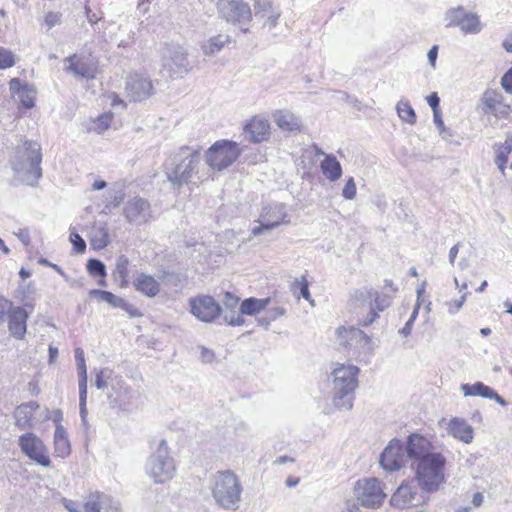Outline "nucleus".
I'll return each mask as SVG.
<instances>
[{
  "mask_svg": "<svg viewBox=\"0 0 512 512\" xmlns=\"http://www.w3.org/2000/svg\"><path fill=\"white\" fill-rule=\"evenodd\" d=\"M202 154L200 149L183 146L170 163L166 164L165 174L174 187L184 184L204 182L212 177L209 170L201 165Z\"/></svg>",
  "mask_w": 512,
  "mask_h": 512,
  "instance_id": "obj_1",
  "label": "nucleus"
},
{
  "mask_svg": "<svg viewBox=\"0 0 512 512\" xmlns=\"http://www.w3.org/2000/svg\"><path fill=\"white\" fill-rule=\"evenodd\" d=\"M360 370L353 364L337 363L331 372L332 403L340 410L353 407Z\"/></svg>",
  "mask_w": 512,
  "mask_h": 512,
  "instance_id": "obj_2",
  "label": "nucleus"
},
{
  "mask_svg": "<svg viewBox=\"0 0 512 512\" xmlns=\"http://www.w3.org/2000/svg\"><path fill=\"white\" fill-rule=\"evenodd\" d=\"M215 504L230 511H236L242 500L243 486L239 477L231 470L216 472L209 485Z\"/></svg>",
  "mask_w": 512,
  "mask_h": 512,
  "instance_id": "obj_3",
  "label": "nucleus"
},
{
  "mask_svg": "<svg viewBox=\"0 0 512 512\" xmlns=\"http://www.w3.org/2000/svg\"><path fill=\"white\" fill-rule=\"evenodd\" d=\"M145 472L156 484L168 483L175 477L176 462L165 439L160 440L157 448L147 458Z\"/></svg>",
  "mask_w": 512,
  "mask_h": 512,
  "instance_id": "obj_4",
  "label": "nucleus"
},
{
  "mask_svg": "<svg viewBox=\"0 0 512 512\" xmlns=\"http://www.w3.org/2000/svg\"><path fill=\"white\" fill-rule=\"evenodd\" d=\"M445 465L446 458L438 452L429 458L412 462L411 468L415 472V479L419 487L425 492H434L445 480Z\"/></svg>",
  "mask_w": 512,
  "mask_h": 512,
  "instance_id": "obj_5",
  "label": "nucleus"
},
{
  "mask_svg": "<svg viewBox=\"0 0 512 512\" xmlns=\"http://www.w3.org/2000/svg\"><path fill=\"white\" fill-rule=\"evenodd\" d=\"M20 158L13 162V169L19 178L29 184H35L42 175L40 162L42 154L39 145L33 142H25Z\"/></svg>",
  "mask_w": 512,
  "mask_h": 512,
  "instance_id": "obj_6",
  "label": "nucleus"
},
{
  "mask_svg": "<svg viewBox=\"0 0 512 512\" xmlns=\"http://www.w3.org/2000/svg\"><path fill=\"white\" fill-rule=\"evenodd\" d=\"M240 149L236 142L229 140L216 141L205 152V163L209 171H222L232 165L240 156Z\"/></svg>",
  "mask_w": 512,
  "mask_h": 512,
  "instance_id": "obj_7",
  "label": "nucleus"
},
{
  "mask_svg": "<svg viewBox=\"0 0 512 512\" xmlns=\"http://www.w3.org/2000/svg\"><path fill=\"white\" fill-rule=\"evenodd\" d=\"M217 11L226 22L239 26L246 33L249 23L252 21V12L249 4L244 0H218Z\"/></svg>",
  "mask_w": 512,
  "mask_h": 512,
  "instance_id": "obj_8",
  "label": "nucleus"
},
{
  "mask_svg": "<svg viewBox=\"0 0 512 512\" xmlns=\"http://www.w3.org/2000/svg\"><path fill=\"white\" fill-rule=\"evenodd\" d=\"M161 60L162 67L173 78H180L190 70L188 52L182 45H166Z\"/></svg>",
  "mask_w": 512,
  "mask_h": 512,
  "instance_id": "obj_9",
  "label": "nucleus"
},
{
  "mask_svg": "<svg viewBox=\"0 0 512 512\" xmlns=\"http://www.w3.org/2000/svg\"><path fill=\"white\" fill-rule=\"evenodd\" d=\"M354 494L358 503L366 508H377L386 498V493L377 478L358 480L354 487Z\"/></svg>",
  "mask_w": 512,
  "mask_h": 512,
  "instance_id": "obj_10",
  "label": "nucleus"
},
{
  "mask_svg": "<svg viewBox=\"0 0 512 512\" xmlns=\"http://www.w3.org/2000/svg\"><path fill=\"white\" fill-rule=\"evenodd\" d=\"M18 446L29 460L39 466L51 465L49 450L43 440L33 432H26L19 436Z\"/></svg>",
  "mask_w": 512,
  "mask_h": 512,
  "instance_id": "obj_11",
  "label": "nucleus"
},
{
  "mask_svg": "<svg viewBox=\"0 0 512 512\" xmlns=\"http://www.w3.org/2000/svg\"><path fill=\"white\" fill-rule=\"evenodd\" d=\"M407 459L406 449L398 439H392L380 455L379 463L385 471L400 470Z\"/></svg>",
  "mask_w": 512,
  "mask_h": 512,
  "instance_id": "obj_12",
  "label": "nucleus"
},
{
  "mask_svg": "<svg viewBox=\"0 0 512 512\" xmlns=\"http://www.w3.org/2000/svg\"><path fill=\"white\" fill-rule=\"evenodd\" d=\"M191 313L202 322H213L221 313L219 303L208 295L199 296L190 300Z\"/></svg>",
  "mask_w": 512,
  "mask_h": 512,
  "instance_id": "obj_13",
  "label": "nucleus"
},
{
  "mask_svg": "<svg viewBox=\"0 0 512 512\" xmlns=\"http://www.w3.org/2000/svg\"><path fill=\"white\" fill-rule=\"evenodd\" d=\"M125 91L131 100L142 101L153 94V84L145 75L133 72L126 79Z\"/></svg>",
  "mask_w": 512,
  "mask_h": 512,
  "instance_id": "obj_14",
  "label": "nucleus"
},
{
  "mask_svg": "<svg viewBox=\"0 0 512 512\" xmlns=\"http://www.w3.org/2000/svg\"><path fill=\"white\" fill-rule=\"evenodd\" d=\"M65 71L75 77L94 78L97 73L96 60L91 55L74 54L65 59Z\"/></svg>",
  "mask_w": 512,
  "mask_h": 512,
  "instance_id": "obj_15",
  "label": "nucleus"
},
{
  "mask_svg": "<svg viewBox=\"0 0 512 512\" xmlns=\"http://www.w3.org/2000/svg\"><path fill=\"white\" fill-rule=\"evenodd\" d=\"M482 110L485 114L495 117H507L511 112V106L504 102L503 95L494 89H487L481 96Z\"/></svg>",
  "mask_w": 512,
  "mask_h": 512,
  "instance_id": "obj_16",
  "label": "nucleus"
},
{
  "mask_svg": "<svg viewBox=\"0 0 512 512\" xmlns=\"http://www.w3.org/2000/svg\"><path fill=\"white\" fill-rule=\"evenodd\" d=\"M407 458L412 462L429 458L431 455L438 453L434 451L432 443L420 434H411L407 439L405 447Z\"/></svg>",
  "mask_w": 512,
  "mask_h": 512,
  "instance_id": "obj_17",
  "label": "nucleus"
},
{
  "mask_svg": "<svg viewBox=\"0 0 512 512\" xmlns=\"http://www.w3.org/2000/svg\"><path fill=\"white\" fill-rule=\"evenodd\" d=\"M374 289L362 287L354 290L350 294V306L354 309H366L369 311L367 317L363 320V325L368 326L372 324L377 318V312L374 311L372 304Z\"/></svg>",
  "mask_w": 512,
  "mask_h": 512,
  "instance_id": "obj_18",
  "label": "nucleus"
},
{
  "mask_svg": "<svg viewBox=\"0 0 512 512\" xmlns=\"http://www.w3.org/2000/svg\"><path fill=\"white\" fill-rule=\"evenodd\" d=\"M83 510L85 512H121L117 501L100 492H92L85 498Z\"/></svg>",
  "mask_w": 512,
  "mask_h": 512,
  "instance_id": "obj_19",
  "label": "nucleus"
},
{
  "mask_svg": "<svg viewBox=\"0 0 512 512\" xmlns=\"http://www.w3.org/2000/svg\"><path fill=\"white\" fill-rule=\"evenodd\" d=\"M39 409L40 405L36 401H29L17 406L13 413L16 427L20 430L34 428L38 423L35 414Z\"/></svg>",
  "mask_w": 512,
  "mask_h": 512,
  "instance_id": "obj_20",
  "label": "nucleus"
},
{
  "mask_svg": "<svg viewBox=\"0 0 512 512\" xmlns=\"http://www.w3.org/2000/svg\"><path fill=\"white\" fill-rule=\"evenodd\" d=\"M125 198V184L123 182L113 183L103 194L101 202L97 204L100 213L108 214L117 208Z\"/></svg>",
  "mask_w": 512,
  "mask_h": 512,
  "instance_id": "obj_21",
  "label": "nucleus"
},
{
  "mask_svg": "<svg viewBox=\"0 0 512 512\" xmlns=\"http://www.w3.org/2000/svg\"><path fill=\"white\" fill-rule=\"evenodd\" d=\"M124 213L130 222H147L150 216V204L141 197H134L125 205Z\"/></svg>",
  "mask_w": 512,
  "mask_h": 512,
  "instance_id": "obj_22",
  "label": "nucleus"
},
{
  "mask_svg": "<svg viewBox=\"0 0 512 512\" xmlns=\"http://www.w3.org/2000/svg\"><path fill=\"white\" fill-rule=\"evenodd\" d=\"M244 133L254 143L266 141L270 136V124L265 118L254 117L244 126Z\"/></svg>",
  "mask_w": 512,
  "mask_h": 512,
  "instance_id": "obj_23",
  "label": "nucleus"
},
{
  "mask_svg": "<svg viewBox=\"0 0 512 512\" xmlns=\"http://www.w3.org/2000/svg\"><path fill=\"white\" fill-rule=\"evenodd\" d=\"M460 390L465 397H482L496 401L501 406H506L507 402L502 398L493 388L485 385L482 382H476L474 384H462Z\"/></svg>",
  "mask_w": 512,
  "mask_h": 512,
  "instance_id": "obj_24",
  "label": "nucleus"
},
{
  "mask_svg": "<svg viewBox=\"0 0 512 512\" xmlns=\"http://www.w3.org/2000/svg\"><path fill=\"white\" fill-rule=\"evenodd\" d=\"M417 488L409 482H403L391 497V504L404 509L414 505L417 497Z\"/></svg>",
  "mask_w": 512,
  "mask_h": 512,
  "instance_id": "obj_25",
  "label": "nucleus"
},
{
  "mask_svg": "<svg viewBox=\"0 0 512 512\" xmlns=\"http://www.w3.org/2000/svg\"><path fill=\"white\" fill-rule=\"evenodd\" d=\"M447 433L452 437L464 442L471 443L473 440V427L463 418H452L447 426Z\"/></svg>",
  "mask_w": 512,
  "mask_h": 512,
  "instance_id": "obj_26",
  "label": "nucleus"
},
{
  "mask_svg": "<svg viewBox=\"0 0 512 512\" xmlns=\"http://www.w3.org/2000/svg\"><path fill=\"white\" fill-rule=\"evenodd\" d=\"M337 340L340 345L345 347H356L368 342L364 332L355 327H340L337 329Z\"/></svg>",
  "mask_w": 512,
  "mask_h": 512,
  "instance_id": "obj_27",
  "label": "nucleus"
},
{
  "mask_svg": "<svg viewBox=\"0 0 512 512\" xmlns=\"http://www.w3.org/2000/svg\"><path fill=\"white\" fill-rule=\"evenodd\" d=\"M27 318L28 314L23 308L16 307L11 310L8 322L11 335L18 339H22L24 337L27 327Z\"/></svg>",
  "mask_w": 512,
  "mask_h": 512,
  "instance_id": "obj_28",
  "label": "nucleus"
},
{
  "mask_svg": "<svg viewBox=\"0 0 512 512\" xmlns=\"http://www.w3.org/2000/svg\"><path fill=\"white\" fill-rule=\"evenodd\" d=\"M285 216V206L274 203L263 207L258 224H283Z\"/></svg>",
  "mask_w": 512,
  "mask_h": 512,
  "instance_id": "obj_29",
  "label": "nucleus"
},
{
  "mask_svg": "<svg viewBox=\"0 0 512 512\" xmlns=\"http://www.w3.org/2000/svg\"><path fill=\"white\" fill-rule=\"evenodd\" d=\"M232 42L229 34L220 33L208 38L201 46L203 54L213 56L219 53L226 45Z\"/></svg>",
  "mask_w": 512,
  "mask_h": 512,
  "instance_id": "obj_30",
  "label": "nucleus"
},
{
  "mask_svg": "<svg viewBox=\"0 0 512 512\" xmlns=\"http://www.w3.org/2000/svg\"><path fill=\"white\" fill-rule=\"evenodd\" d=\"M54 452L57 457L65 458L71 453V445L68 438V433L64 426L55 428L54 436Z\"/></svg>",
  "mask_w": 512,
  "mask_h": 512,
  "instance_id": "obj_31",
  "label": "nucleus"
},
{
  "mask_svg": "<svg viewBox=\"0 0 512 512\" xmlns=\"http://www.w3.org/2000/svg\"><path fill=\"white\" fill-rule=\"evenodd\" d=\"M274 122L285 131H296L300 129L301 121L288 110H278L273 114Z\"/></svg>",
  "mask_w": 512,
  "mask_h": 512,
  "instance_id": "obj_32",
  "label": "nucleus"
},
{
  "mask_svg": "<svg viewBox=\"0 0 512 512\" xmlns=\"http://www.w3.org/2000/svg\"><path fill=\"white\" fill-rule=\"evenodd\" d=\"M134 287L137 291L149 296L154 297L159 293V283L150 275L141 273L136 276L134 280Z\"/></svg>",
  "mask_w": 512,
  "mask_h": 512,
  "instance_id": "obj_33",
  "label": "nucleus"
},
{
  "mask_svg": "<svg viewBox=\"0 0 512 512\" xmlns=\"http://www.w3.org/2000/svg\"><path fill=\"white\" fill-rule=\"evenodd\" d=\"M320 168L323 175L331 182L337 181L342 175L341 164L334 155H326L320 163Z\"/></svg>",
  "mask_w": 512,
  "mask_h": 512,
  "instance_id": "obj_34",
  "label": "nucleus"
},
{
  "mask_svg": "<svg viewBox=\"0 0 512 512\" xmlns=\"http://www.w3.org/2000/svg\"><path fill=\"white\" fill-rule=\"evenodd\" d=\"M90 244L93 249L101 250L110 242V232L107 226H89Z\"/></svg>",
  "mask_w": 512,
  "mask_h": 512,
  "instance_id": "obj_35",
  "label": "nucleus"
},
{
  "mask_svg": "<svg viewBox=\"0 0 512 512\" xmlns=\"http://www.w3.org/2000/svg\"><path fill=\"white\" fill-rule=\"evenodd\" d=\"M270 303L269 298H254L250 297L242 301L240 304L241 314L248 316H255L262 311L266 310Z\"/></svg>",
  "mask_w": 512,
  "mask_h": 512,
  "instance_id": "obj_36",
  "label": "nucleus"
},
{
  "mask_svg": "<svg viewBox=\"0 0 512 512\" xmlns=\"http://www.w3.org/2000/svg\"><path fill=\"white\" fill-rule=\"evenodd\" d=\"M512 153V138L508 137L505 142L497 147L495 164L502 175L505 174L508 157Z\"/></svg>",
  "mask_w": 512,
  "mask_h": 512,
  "instance_id": "obj_37",
  "label": "nucleus"
},
{
  "mask_svg": "<svg viewBox=\"0 0 512 512\" xmlns=\"http://www.w3.org/2000/svg\"><path fill=\"white\" fill-rule=\"evenodd\" d=\"M459 28L465 34H478L481 32L483 25L477 14L469 12L460 22Z\"/></svg>",
  "mask_w": 512,
  "mask_h": 512,
  "instance_id": "obj_38",
  "label": "nucleus"
},
{
  "mask_svg": "<svg viewBox=\"0 0 512 512\" xmlns=\"http://www.w3.org/2000/svg\"><path fill=\"white\" fill-rule=\"evenodd\" d=\"M292 291L298 297H302L307 300L311 305H314V300L311 298L309 291V283L305 276L296 278L292 284Z\"/></svg>",
  "mask_w": 512,
  "mask_h": 512,
  "instance_id": "obj_39",
  "label": "nucleus"
},
{
  "mask_svg": "<svg viewBox=\"0 0 512 512\" xmlns=\"http://www.w3.org/2000/svg\"><path fill=\"white\" fill-rule=\"evenodd\" d=\"M396 111L399 118L411 125L416 123V114L407 100H400L396 105Z\"/></svg>",
  "mask_w": 512,
  "mask_h": 512,
  "instance_id": "obj_40",
  "label": "nucleus"
},
{
  "mask_svg": "<svg viewBox=\"0 0 512 512\" xmlns=\"http://www.w3.org/2000/svg\"><path fill=\"white\" fill-rule=\"evenodd\" d=\"M469 12L462 6L450 8L445 13L446 26H460V22L466 17Z\"/></svg>",
  "mask_w": 512,
  "mask_h": 512,
  "instance_id": "obj_41",
  "label": "nucleus"
},
{
  "mask_svg": "<svg viewBox=\"0 0 512 512\" xmlns=\"http://www.w3.org/2000/svg\"><path fill=\"white\" fill-rule=\"evenodd\" d=\"M89 295L96 297L99 301L108 303L114 308H118L119 305H123V299L109 291L93 289L90 290Z\"/></svg>",
  "mask_w": 512,
  "mask_h": 512,
  "instance_id": "obj_42",
  "label": "nucleus"
},
{
  "mask_svg": "<svg viewBox=\"0 0 512 512\" xmlns=\"http://www.w3.org/2000/svg\"><path fill=\"white\" fill-rule=\"evenodd\" d=\"M75 360L79 374V387H87V367L85 362V355L82 348L75 349Z\"/></svg>",
  "mask_w": 512,
  "mask_h": 512,
  "instance_id": "obj_43",
  "label": "nucleus"
},
{
  "mask_svg": "<svg viewBox=\"0 0 512 512\" xmlns=\"http://www.w3.org/2000/svg\"><path fill=\"white\" fill-rule=\"evenodd\" d=\"M114 371L110 368H101L95 371V386L98 390H105L110 386V381L114 376Z\"/></svg>",
  "mask_w": 512,
  "mask_h": 512,
  "instance_id": "obj_44",
  "label": "nucleus"
},
{
  "mask_svg": "<svg viewBox=\"0 0 512 512\" xmlns=\"http://www.w3.org/2000/svg\"><path fill=\"white\" fill-rule=\"evenodd\" d=\"M372 304L375 312L384 311L391 304V298L383 293L374 290Z\"/></svg>",
  "mask_w": 512,
  "mask_h": 512,
  "instance_id": "obj_45",
  "label": "nucleus"
},
{
  "mask_svg": "<svg viewBox=\"0 0 512 512\" xmlns=\"http://www.w3.org/2000/svg\"><path fill=\"white\" fill-rule=\"evenodd\" d=\"M87 270L93 276L105 278L107 275L104 263L98 259H90L87 263Z\"/></svg>",
  "mask_w": 512,
  "mask_h": 512,
  "instance_id": "obj_46",
  "label": "nucleus"
},
{
  "mask_svg": "<svg viewBox=\"0 0 512 512\" xmlns=\"http://www.w3.org/2000/svg\"><path fill=\"white\" fill-rule=\"evenodd\" d=\"M223 318L224 322L230 326H242L245 323L241 310L239 312H236L235 309L229 310Z\"/></svg>",
  "mask_w": 512,
  "mask_h": 512,
  "instance_id": "obj_47",
  "label": "nucleus"
},
{
  "mask_svg": "<svg viewBox=\"0 0 512 512\" xmlns=\"http://www.w3.org/2000/svg\"><path fill=\"white\" fill-rule=\"evenodd\" d=\"M111 120L112 114H103L94 121V126L91 129L97 132L98 134H102L110 126Z\"/></svg>",
  "mask_w": 512,
  "mask_h": 512,
  "instance_id": "obj_48",
  "label": "nucleus"
},
{
  "mask_svg": "<svg viewBox=\"0 0 512 512\" xmlns=\"http://www.w3.org/2000/svg\"><path fill=\"white\" fill-rule=\"evenodd\" d=\"M110 387L112 390L120 395L122 393L126 394L129 391V387L122 376L114 374L112 380L110 381Z\"/></svg>",
  "mask_w": 512,
  "mask_h": 512,
  "instance_id": "obj_49",
  "label": "nucleus"
},
{
  "mask_svg": "<svg viewBox=\"0 0 512 512\" xmlns=\"http://www.w3.org/2000/svg\"><path fill=\"white\" fill-rule=\"evenodd\" d=\"M62 14L59 11H49L44 15V26L47 30L52 29L61 23Z\"/></svg>",
  "mask_w": 512,
  "mask_h": 512,
  "instance_id": "obj_50",
  "label": "nucleus"
},
{
  "mask_svg": "<svg viewBox=\"0 0 512 512\" xmlns=\"http://www.w3.org/2000/svg\"><path fill=\"white\" fill-rule=\"evenodd\" d=\"M86 401H87V387H79V409H80V417L83 422V424L86 425L87 423V408H86Z\"/></svg>",
  "mask_w": 512,
  "mask_h": 512,
  "instance_id": "obj_51",
  "label": "nucleus"
},
{
  "mask_svg": "<svg viewBox=\"0 0 512 512\" xmlns=\"http://www.w3.org/2000/svg\"><path fill=\"white\" fill-rule=\"evenodd\" d=\"M465 301V295H460L459 299L446 301L444 305L447 308L449 315H455L462 309Z\"/></svg>",
  "mask_w": 512,
  "mask_h": 512,
  "instance_id": "obj_52",
  "label": "nucleus"
},
{
  "mask_svg": "<svg viewBox=\"0 0 512 512\" xmlns=\"http://www.w3.org/2000/svg\"><path fill=\"white\" fill-rule=\"evenodd\" d=\"M15 64L14 55L9 50L0 47V69H7Z\"/></svg>",
  "mask_w": 512,
  "mask_h": 512,
  "instance_id": "obj_53",
  "label": "nucleus"
},
{
  "mask_svg": "<svg viewBox=\"0 0 512 512\" xmlns=\"http://www.w3.org/2000/svg\"><path fill=\"white\" fill-rule=\"evenodd\" d=\"M274 8L270 0H256L254 3V11L256 16L265 17L267 12Z\"/></svg>",
  "mask_w": 512,
  "mask_h": 512,
  "instance_id": "obj_54",
  "label": "nucleus"
},
{
  "mask_svg": "<svg viewBox=\"0 0 512 512\" xmlns=\"http://www.w3.org/2000/svg\"><path fill=\"white\" fill-rule=\"evenodd\" d=\"M70 241L73 244V249L77 253H83L86 249V243L83 238L77 233L70 234Z\"/></svg>",
  "mask_w": 512,
  "mask_h": 512,
  "instance_id": "obj_55",
  "label": "nucleus"
},
{
  "mask_svg": "<svg viewBox=\"0 0 512 512\" xmlns=\"http://www.w3.org/2000/svg\"><path fill=\"white\" fill-rule=\"evenodd\" d=\"M342 195L344 198H346L348 200L354 199V197L356 195V185H355L354 179L352 177L347 180V182L342 190Z\"/></svg>",
  "mask_w": 512,
  "mask_h": 512,
  "instance_id": "obj_56",
  "label": "nucleus"
},
{
  "mask_svg": "<svg viewBox=\"0 0 512 512\" xmlns=\"http://www.w3.org/2000/svg\"><path fill=\"white\" fill-rule=\"evenodd\" d=\"M49 418H52L53 422L55 423V428L58 426H63L61 424V421L63 419V413L61 410L57 409L52 412V415H50V411L47 408H45L43 410V419L46 420Z\"/></svg>",
  "mask_w": 512,
  "mask_h": 512,
  "instance_id": "obj_57",
  "label": "nucleus"
},
{
  "mask_svg": "<svg viewBox=\"0 0 512 512\" xmlns=\"http://www.w3.org/2000/svg\"><path fill=\"white\" fill-rule=\"evenodd\" d=\"M30 93H32V91L27 88H22L18 91L20 101L26 108H31L34 105L33 97L29 95Z\"/></svg>",
  "mask_w": 512,
  "mask_h": 512,
  "instance_id": "obj_58",
  "label": "nucleus"
},
{
  "mask_svg": "<svg viewBox=\"0 0 512 512\" xmlns=\"http://www.w3.org/2000/svg\"><path fill=\"white\" fill-rule=\"evenodd\" d=\"M12 303L6 298L0 296V324L5 321L6 315L11 312Z\"/></svg>",
  "mask_w": 512,
  "mask_h": 512,
  "instance_id": "obj_59",
  "label": "nucleus"
},
{
  "mask_svg": "<svg viewBox=\"0 0 512 512\" xmlns=\"http://www.w3.org/2000/svg\"><path fill=\"white\" fill-rule=\"evenodd\" d=\"M280 17V11L278 9H273L270 12H267L265 17L266 21L264 25L268 26L269 28L275 27L277 24V21Z\"/></svg>",
  "mask_w": 512,
  "mask_h": 512,
  "instance_id": "obj_60",
  "label": "nucleus"
},
{
  "mask_svg": "<svg viewBox=\"0 0 512 512\" xmlns=\"http://www.w3.org/2000/svg\"><path fill=\"white\" fill-rule=\"evenodd\" d=\"M501 86L508 94H512V67L502 76Z\"/></svg>",
  "mask_w": 512,
  "mask_h": 512,
  "instance_id": "obj_61",
  "label": "nucleus"
},
{
  "mask_svg": "<svg viewBox=\"0 0 512 512\" xmlns=\"http://www.w3.org/2000/svg\"><path fill=\"white\" fill-rule=\"evenodd\" d=\"M238 302H239L238 297L234 296L230 292L224 293L223 304L227 309H229V310L235 309L238 305Z\"/></svg>",
  "mask_w": 512,
  "mask_h": 512,
  "instance_id": "obj_62",
  "label": "nucleus"
},
{
  "mask_svg": "<svg viewBox=\"0 0 512 512\" xmlns=\"http://www.w3.org/2000/svg\"><path fill=\"white\" fill-rule=\"evenodd\" d=\"M128 264H129L128 258L124 255H121L117 259V271L119 272V274L122 277H125L127 274Z\"/></svg>",
  "mask_w": 512,
  "mask_h": 512,
  "instance_id": "obj_63",
  "label": "nucleus"
},
{
  "mask_svg": "<svg viewBox=\"0 0 512 512\" xmlns=\"http://www.w3.org/2000/svg\"><path fill=\"white\" fill-rule=\"evenodd\" d=\"M63 506L69 511V512H82L81 506L67 498L62 499Z\"/></svg>",
  "mask_w": 512,
  "mask_h": 512,
  "instance_id": "obj_64",
  "label": "nucleus"
}]
</instances>
